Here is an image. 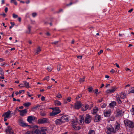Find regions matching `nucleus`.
I'll return each mask as SVG.
<instances>
[{"label": "nucleus", "mask_w": 134, "mask_h": 134, "mask_svg": "<svg viewBox=\"0 0 134 134\" xmlns=\"http://www.w3.org/2000/svg\"><path fill=\"white\" fill-rule=\"evenodd\" d=\"M125 125L127 129L132 130L134 128L133 122L128 120L124 121Z\"/></svg>", "instance_id": "f257e3e1"}, {"label": "nucleus", "mask_w": 134, "mask_h": 134, "mask_svg": "<svg viewBox=\"0 0 134 134\" xmlns=\"http://www.w3.org/2000/svg\"><path fill=\"white\" fill-rule=\"evenodd\" d=\"M51 109L53 111L50 113L51 116H54L60 113L61 111L58 107L52 108Z\"/></svg>", "instance_id": "f03ea898"}, {"label": "nucleus", "mask_w": 134, "mask_h": 134, "mask_svg": "<svg viewBox=\"0 0 134 134\" xmlns=\"http://www.w3.org/2000/svg\"><path fill=\"white\" fill-rule=\"evenodd\" d=\"M105 131L107 134H110L113 132H115L114 128L111 125L107 126L106 127Z\"/></svg>", "instance_id": "7ed1b4c3"}, {"label": "nucleus", "mask_w": 134, "mask_h": 134, "mask_svg": "<svg viewBox=\"0 0 134 134\" xmlns=\"http://www.w3.org/2000/svg\"><path fill=\"white\" fill-rule=\"evenodd\" d=\"M38 122L39 124H47L49 123V120L48 119L43 118L38 120Z\"/></svg>", "instance_id": "20e7f679"}, {"label": "nucleus", "mask_w": 134, "mask_h": 134, "mask_svg": "<svg viewBox=\"0 0 134 134\" xmlns=\"http://www.w3.org/2000/svg\"><path fill=\"white\" fill-rule=\"evenodd\" d=\"M117 88L115 86L112 87L111 88L107 90L106 92L107 94H109L114 93L116 91Z\"/></svg>", "instance_id": "39448f33"}, {"label": "nucleus", "mask_w": 134, "mask_h": 134, "mask_svg": "<svg viewBox=\"0 0 134 134\" xmlns=\"http://www.w3.org/2000/svg\"><path fill=\"white\" fill-rule=\"evenodd\" d=\"M37 120V118L35 116H31L27 117V121L30 123H32V121H35Z\"/></svg>", "instance_id": "423d86ee"}, {"label": "nucleus", "mask_w": 134, "mask_h": 134, "mask_svg": "<svg viewBox=\"0 0 134 134\" xmlns=\"http://www.w3.org/2000/svg\"><path fill=\"white\" fill-rule=\"evenodd\" d=\"M85 123L86 124H89L91 122V116L89 114H87L86 116L85 117Z\"/></svg>", "instance_id": "0eeeda50"}, {"label": "nucleus", "mask_w": 134, "mask_h": 134, "mask_svg": "<svg viewBox=\"0 0 134 134\" xmlns=\"http://www.w3.org/2000/svg\"><path fill=\"white\" fill-rule=\"evenodd\" d=\"M39 134H45L47 131L45 127H41L38 129Z\"/></svg>", "instance_id": "6e6552de"}, {"label": "nucleus", "mask_w": 134, "mask_h": 134, "mask_svg": "<svg viewBox=\"0 0 134 134\" xmlns=\"http://www.w3.org/2000/svg\"><path fill=\"white\" fill-rule=\"evenodd\" d=\"M5 132L7 134H14L12 128L10 126H8L5 130Z\"/></svg>", "instance_id": "1a4fd4ad"}, {"label": "nucleus", "mask_w": 134, "mask_h": 134, "mask_svg": "<svg viewBox=\"0 0 134 134\" xmlns=\"http://www.w3.org/2000/svg\"><path fill=\"white\" fill-rule=\"evenodd\" d=\"M82 104L81 102L80 101H77L76 103H75L74 108L76 109H79L81 106Z\"/></svg>", "instance_id": "9d476101"}, {"label": "nucleus", "mask_w": 134, "mask_h": 134, "mask_svg": "<svg viewBox=\"0 0 134 134\" xmlns=\"http://www.w3.org/2000/svg\"><path fill=\"white\" fill-rule=\"evenodd\" d=\"M104 113L105 117H109L111 114V111L110 110H104Z\"/></svg>", "instance_id": "9b49d317"}, {"label": "nucleus", "mask_w": 134, "mask_h": 134, "mask_svg": "<svg viewBox=\"0 0 134 134\" xmlns=\"http://www.w3.org/2000/svg\"><path fill=\"white\" fill-rule=\"evenodd\" d=\"M11 111L9 110L7 112L4 113L2 115V116L6 118H9L10 117V115Z\"/></svg>", "instance_id": "f8f14e48"}, {"label": "nucleus", "mask_w": 134, "mask_h": 134, "mask_svg": "<svg viewBox=\"0 0 134 134\" xmlns=\"http://www.w3.org/2000/svg\"><path fill=\"white\" fill-rule=\"evenodd\" d=\"M61 119L63 123L67 122L68 120V116L66 115L63 116L62 117Z\"/></svg>", "instance_id": "ddd939ff"}, {"label": "nucleus", "mask_w": 134, "mask_h": 134, "mask_svg": "<svg viewBox=\"0 0 134 134\" xmlns=\"http://www.w3.org/2000/svg\"><path fill=\"white\" fill-rule=\"evenodd\" d=\"M80 124L82 125L85 122V117L83 115H81L80 116Z\"/></svg>", "instance_id": "4468645a"}, {"label": "nucleus", "mask_w": 134, "mask_h": 134, "mask_svg": "<svg viewBox=\"0 0 134 134\" xmlns=\"http://www.w3.org/2000/svg\"><path fill=\"white\" fill-rule=\"evenodd\" d=\"M20 112V115L21 116H23L24 114H26L27 111L26 109H25L23 110H19Z\"/></svg>", "instance_id": "2eb2a0df"}, {"label": "nucleus", "mask_w": 134, "mask_h": 134, "mask_svg": "<svg viewBox=\"0 0 134 134\" xmlns=\"http://www.w3.org/2000/svg\"><path fill=\"white\" fill-rule=\"evenodd\" d=\"M101 120L100 116L99 115H96L94 118V121L96 122H98Z\"/></svg>", "instance_id": "dca6fc26"}, {"label": "nucleus", "mask_w": 134, "mask_h": 134, "mask_svg": "<svg viewBox=\"0 0 134 134\" xmlns=\"http://www.w3.org/2000/svg\"><path fill=\"white\" fill-rule=\"evenodd\" d=\"M55 122L57 125H60L63 123L61 118L56 119Z\"/></svg>", "instance_id": "f3484780"}, {"label": "nucleus", "mask_w": 134, "mask_h": 134, "mask_svg": "<svg viewBox=\"0 0 134 134\" xmlns=\"http://www.w3.org/2000/svg\"><path fill=\"white\" fill-rule=\"evenodd\" d=\"M19 122L20 125L21 126L23 127H25L28 126L26 123L23 122V121L21 120H20L19 121Z\"/></svg>", "instance_id": "a211bd4d"}, {"label": "nucleus", "mask_w": 134, "mask_h": 134, "mask_svg": "<svg viewBox=\"0 0 134 134\" xmlns=\"http://www.w3.org/2000/svg\"><path fill=\"white\" fill-rule=\"evenodd\" d=\"M89 105L88 104H86L84 105L81 108V110L83 111H85L87 110L88 108Z\"/></svg>", "instance_id": "6ab92c4d"}, {"label": "nucleus", "mask_w": 134, "mask_h": 134, "mask_svg": "<svg viewBox=\"0 0 134 134\" xmlns=\"http://www.w3.org/2000/svg\"><path fill=\"white\" fill-rule=\"evenodd\" d=\"M122 111L121 110H117V114L116 116H119L121 115L122 113Z\"/></svg>", "instance_id": "aec40b11"}, {"label": "nucleus", "mask_w": 134, "mask_h": 134, "mask_svg": "<svg viewBox=\"0 0 134 134\" xmlns=\"http://www.w3.org/2000/svg\"><path fill=\"white\" fill-rule=\"evenodd\" d=\"M120 124L118 123H117V124L115 125V131L118 130L120 129Z\"/></svg>", "instance_id": "412c9836"}, {"label": "nucleus", "mask_w": 134, "mask_h": 134, "mask_svg": "<svg viewBox=\"0 0 134 134\" xmlns=\"http://www.w3.org/2000/svg\"><path fill=\"white\" fill-rule=\"evenodd\" d=\"M73 128L74 129V130H79L81 129L80 126H76L75 125H72Z\"/></svg>", "instance_id": "4be33fe9"}, {"label": "nucleus", "mask_w": 134, "mask_h": 134, "mask_svg": "<svg viewBox=\"0 0 134 134\" xmlns=\"http://www.w3.org/2000/svg\"><path fill=\"white\" fill-rule=\"evenodd\" d=\"M126 94L125 93H121L120 95V98L121 99H124L126 98Z\"/></svg>", "instance_id": "5701e85b"}, {"label": "nucleus", "mask_w": 134, "mask_h": 134, "mask_svg": "<svg viewBox=\"0 0 134 134\" xmlns=\"http://www.w3.org/2000/svg\"><path fill=\"white\" fill-rule=\"evenodd\" d=\"M116 98L117 100L118 101L119 104H120L122 103V102L120 99V98L119 97V95H116Z\"/></svg>", "instance_id": "b1692460"}, {"label": "nucleus", "mask_w": 134, "mask_h": 134, "mask_svg": "<svg viewBox=\"0 0 134 134\" xmlns=\"http://www.w3.org/2000/svg\"><path fill=\"white\" fill-rule=\"evenodd\" d=\"M128 92L129 94L134 93V87L131 88L129 90Z\"/></svg>", "instance_id": "393cba45"}, {"label": "nucleus", "mask_w": 134, "mask_h": 134, "mask_svg": "<svg viewBox=\"0 0 134 134\" xmlns=\"http://www.w3.org/2000/svg\"><path fill=\"white\" fill-rule=\"evenodd\" d=\"M31 26L30 25H29L28 26V31H27L26 32V33L28 34H30L31 33Z\"/></svg>", "instance_id": "a878e982"}, {"label": "nucleus", "mask_w": 134, "mask_h": 134, "mask_svg": "<svg viewBox=\"0 0 134 134\" xmlns=\"http://www.w3.org/2000/svg\"><path fill=\"white\" fill-rule=\"evenodd\" d=\"M116 102L115 101H113L109 104V105L110 107H114L116 105Z\"/></svg>", "instance_id": "bb28decb"}, {"label": "nucleus", "mask_w": 134, "mask_h": 134, "mask_svg": "<svg viewBox=\"0 0 134 134\" xmlns=\"http://www.w3.org/2000/svg\"><path fill=\"white\" fill-rule=\"evenodd\" d=\"M41 51V49L40 48V47L39 46L38 47L37 49L36 52L35 53V55L39 53V52Z\"/></svg>", "instance_id": "cd10ccee"}, {"label": "nucleus", "mask_w": 134, "mask_h": 134, "mask_svg": "<svg viewBox=\"0 0 134 134\" xmlns=\"http://www.w3.org/2000/svg\"><path fill=\"white\" fill-rule=\"evenodd\" d=\"M55 105L57 106L60 105L61 104V103L58 100H56L55 101Z\"/></svg>", "instance_id": "c85d7f7f"}, {"label": "nucleus", "mask_w": 134, "mask_h": 134, "mask_svg": "<svg viewBox=\"0 0 134 134\" xmlns=\"http://www.w3.org/2000/svg\"><path fill=\"white\" fill-rule=\"evenodd\" d=\"M23 82L24 83V85H25V86L26 88H29L30 87L29 86V83L26 82V81H23Z\"/></svg>", "instance_id": "c756f323"}, {"label": "nucleus", "mask_w": 134, "mask_h": 134, "mask_svg": "<svg viewBox=\"0 0 134 134\" xmlns=\"http://www.w3.org/2000/svg\"><path fill=\"white\" fill-rule=\"evenodd\" d=\"M38 131V129L35 130L34 131H32L33 133L32 134H39Z\"/></svg>", "instance_id": "7c9ffc66"}, {"label": "nucleus", "mask_w": 134, "mask_h": 134, "mask_svg": "<svg viewBox=\"0 0 134 134\" xmlns=\"http://www.w3.org/2000/svg\"><path fill=\"white\" fill-rule=\"evenodd\" d=\"M31 105V103L29 102L25 103L23 104V105L25 107H28Z\"/></svg>", "instance_id": "2f4dec72"}, {"label": "nucleus", "mask_w": 134, "mask_h": 134, "mask_svg": "<svg viewBox=\"0 0 134 134\" xmlns=\"http://www.w3.org/2000/svg\"><path fill=\"white\" fill-rule=\"evenodd\" d=\"M93 111L92 113L93 114H95L97 113V111L98 110V109L97 108L94 109L93 110Z\"/></svg>", "instance_id": "473e14b6"}, {"label": "nucleus", "mask_w": 134, "mask_h": 134, "mask_svg": "<svg viewBox=\"0 0 134 134\" xmlns=\"http://www.w3.org/2000/svg\"><path fill=\"white\" fill-rule=\"evenodd\" d=\"M10 2L11 3H13L15 5H17V3L16 1V0H11L10 1Z\"/></svg>", "instance_id": "72a5a7b5"}, {"label": "nucleus", "mask_w": 134, "mask_h": 134, "mask_svg": "<svg viewBox=\"0 0 134 134\" xmlns=\"http://www.w3.org/2000/svg\"><path fill=\"white\" fill-rule=\"evenodd\" d=\"M88 134H95V132L94 131L91 130L89 131Z\"/></svg>", "instance_id": "f704fd0d"}, {"label": "nucleus", "mask_w": 134, "mask_h": 134, "mask_svg": "<svg viewBox=\"0 0 134 134\" xmlns=\"http://www.w3.org/2000/svg\"><path fill=\"white\" fill-rule=\"evenodd\" d=\"M131 111L132 115H134V106L132 108L131 110Z\"/></svg>", "instance_id": "c9c22d12"}, {"label": "nucleus", "mask_w": 134, "mask_h": 134, "mask_svg": "<svg viewBox=\"0 0 134 134\" xmlns=\"http://www.w3.org/2000/svg\"><path fill=\"white\" fill-rule=\"evenodd\" d=\"M93 90V88L92 87H90L88 88V91L90 92H92Z\"/></svg>", "instance_id": "e433bc0d"}, {"label": "nucleus", "mask_w": 134, "mask_h": 134, "mask_svg": "<svg viewBox=\"0 0 134 134\" xmlns=\"http://www.w3.org/2000/svg\"><path fill=\"white\" fill-rule=\"evenodd\" d=\"M61 65L60 64H59L57 66V70L58 71L60 70L61 68Z\"/></svg>", "instance_id": "4c0bfd02"}, {"label": "nucleus", "mask_w": 134, "mask_h": 134, "mask_svg": "<svg viewBox=\"0 0 134 134\" xmlns=\"http://www.w3.org/2000/svg\"><path fill=\"white\" fill-rule=\"evenodd\" d=\"M3 71V70L2 68L0 67V74L2 75H3L4 73Z\"/></svg>", "instance_id": "58836bf2"}, {"label": "nucleus", "mask_w": 134, "mask_h": 134, "mask_svg": "<svg viewBox=\"0 0 134 134\" xmlns=\"http://www.w3.org/2000/svg\"><path fill=\"white\" fill-rule=\"evenodd\" d=\"M85 78L84 77L83 78H80V82H83L85 81Z\"/></svg>", "instance_id": "ea45409f"}, {"label": "nucleus", "mask_w": 134, "mask_h": 134, "mask_svg": "<svg viewBox=\"0 0 134 134\" xmlns=\"http://www.w3.org/2000/svg\"><path fill=\"white\" fill-rule=\"evenodd\" d=\"M125 70L126 71H129L130 72H131V70L128 68H125Z\"/></svg>", "instance_id": "a19ab883"}, {"label": "nucleus", "mask_w": 134, "mask_h": 134, "mask_svg": "<svg viewBox=\"0 0 134 134\" xmlns=\"http://www.w3.org/2000/svg\"><path fill=\"white\" fill-rule=\"evenodd\" d=\"M13 18H16L18 17V15H17L15 14H13Z\"/></svg>", "instance_id": "79ce46f5"}, {"label": "nucleus", "mask_w": 134, "mask_h": 134, "mask_svg": "<svg viewBox=\"0 0 134 134\" xmlns=\"http://www.w3.org/2000/svg\"><path fill=\"white\" fill-rule=\"evenodd\" d=\"M56 97L57 98H62V96L60 94L58 93L57 96Z\"/></svg>", "instance_id": "37998d69"}, {"label": "nucleus", "mask_w": 134, "mask_h": 134, "mask_svg": "<svg viewBox=\"0 0 134 134\" xmlns=\"http://www.w3.org/2000/svg\"><path fill=\"white\" fill-rule=\"evenodd\" d=\"M37 13H33L32 14V15L33 17H35L37 15Z\"/></svg>", "instance_id": "c03bdc74"}, {"label": "nucleus", "mask_w": 134, "mask_h": 134, "mask_svg": "<svg viewBox=\"0 0 134 134\" xmlns=\"http://www.w3.org/2000/svg\"><path fill=\"white\" fill-rule=\"evenodd\" d=\"M82 97L81 94H79L76 97V99H78L79 98Z\"/></svg>", "instance_id": "a18cd8bd"}, {"label": "nucleus", "mask_w": 134, "mask_h": 134, "mask_svg": "<svg viewBox=\"0 0 134 134\" xmlns=\"http://www.w3.org/2000/svg\"><path fill=\"white\" fill-rule=\"evenodd\" d=\"M47 70L49 71H51L52 70V68L50 67H49L48 68H47Z\"/></svg>", "instance_id": "49530a36"}, {"label": "nucleus", "mask_w": 134, "mask_h": 134, "mask_svg": "<svg viewBox=\"0 0 134 134\" xmlns=\"http://www.w3.org/2000/svg\"><path fill=\"white\" fill-rule=\"evenodd\" d=\"M71 98L70 97H68L66 100L68 102H70L71 101Z\"/></svg>", "instance_id": "de8ad7c7"}, {"label": "nucleus", "mask_w": 134, "mask_h": 134, "mask_svg": "<svg viewBox=\"0 0 134 134\" xmlns=\"http://www.w3.org/2000/svg\"><path fill=\"white\" fill-rule=\"evenodd\" d=\"M42 116H44L46 115V114L44 113H41L40 114Z\"/></svg>", "instance_id": "09e8293b"}, {"label": "nucleus", "mask_w": 134, "mask_h": 134, "mask_svg": "<svg viewBox=\"0 0 134 134\" xmlns=\"http://www.w3.org/2000/svg\"><path fill=\"white\" fill-rule=\"evenodd\" d=\"M106 105L105 104H104L101 105V107L102 108H105L106 107Z\"/></svg>", "instance_id": "8fccbe9b"}, {"label": "nucleus", "mask_w": 134, "mask_h": 134, "mask_svg": "<svg viewBox=\"0 0 134 134\" xmlns=\"http://www.w3.org/2000/svg\"><path fill=\"white\" fill-rule=\"evenodd\" d=\"M49 76H47L44 79L46 80L47 81H48L49 80Z\"/></svg>", "instance_id": "3c124183"}, {"label": "nucleus", "mask_w": 134, "mask_h": 134, "mask_svg": "<svg viewBox=\"0 0 134 134\" xmlns=\"http://www.w3.org/2000/svg\"><path fill=\"white\" fill-rule=\"evenodd\" d=\"M19 86L21 87H25V85L24 84H20V85H19Z\"/></svg>", "instance_id": "603ef678"}, {"label": "nucleus", "mask_w": 134, "mask_h": 134, "mask_svg": "<svg viewBox=\"0 0 134 134\" xmlns=\"http://www.w3.org/2000/svg\"><path fill=\"white\" fill-rule=\"evenodd\" d=\"M41 99L42 101L44 100L45 99V97L43 96H42L41 98Z\"/></svg>", "instance_id": "864d4df0"}, {"label": "nucleus", "mask_w": 134, "mask_h": 134, "mask_svg": "<svg viewBox=\"0 0 134 134\" xmlns=\"http://www.w3.org/2000/svg\"><path fill=\"white\" fill-rule=\"evenodd\" d=\"M39 107H40L39 105H37L36 106L33 107V109L36 110L37 109V108Z\"/></svg>", "instance_id": "5fc2aeb1"}, {"label": "nucleus", "mask_w": 134, "mask_h": 134, "mask_svg": "<svg viewBox=\"0 0 134 134\" xmlns=\"http://www.w3.org/2000/svg\"><path fill=\"white\" fill-rule=\"evenodd\" d=\"M58 41H55V42H52V44H57L58 43Z\"/></svg>", "instance_id": "6e6d98bb"}, {"label": "nucleus", "mask_w": 134, "mask_h": 134, "mask_svg": "<svg viewBox=\"0 0 134 134\" xmlns=\"http://www.w3.org/2000/svg\"><path fill=\"white\" fill-rule=\"evenodd\" d=\"M103 52V51L102 50H101L100 51H99L98 54L99 55H100L101 54V53H102Z\"/></svg>", "instance_id": "4d7b16f0"}, {"label": "nucleus", "mask_w": 134, "mask_h": 134, "mask_svg": "<svg viewBox=\"0 0 134 134\" xmlns=\"http://www.w3.org/2000/svg\"><path fill=\"white\" fill-rule=\"evenodd\" d=\"M110 72L112 73H114L115 72V70H114L113 69H112L110 71Z\"/></svg>", "instance_id": "13d9d810"}, {"label": "nucleus", "mask_w": 134, "mask_h": 134, "mask_svg": "<svg viewBox=\"0 0 134 134\" xmlns=\"http://www.w3.org/2000/svg\"><path fill=\"white\" fill-rule=\"evenodd\" d=\"M30 2V1L29 0H28L26 1L25 3L27 4H29Z\"/></svg>", "instance_id": "bf43d9fd"}, {"label": "nucleus", "mask_w": 134, "mask_h": 134, "mask_svg": "<svg viewBox=\"0 0 134 134\" xmlns=\"http://www.w3.org/2000/svg\"><path fill=\"white\" fill-rule=\"evenodd\" d=\"M46 35L48 36H49L50 35V33L49 32H47L46 33Z\"/></svg>", "instance_id": "052dcab7"}, {"label": "nucleus", "mask_w": 134, "mask_h": 134, "mask_svg": "<svg viewBox=\"0 0 134 134\" xmlns=\"http://www.w3.org/2000/svg\"><path fill=\"white\" fill-rule=\"evenodd\" d=\"M72 2H70V3L68 4H67L66 5V6H69V5H72Z\"/></svg>", "instance_id": "680f3d73"}, {"label": "nucleus", "mask_w": 134, "mask_h": 134, "mask_svg": "<svg viewBox=\"0 0 134 134\" xmlns=\"http://www.w3.org/2000/svg\"><path fill=\"white\" fill-rule=\"evenodd\" d=\"M4 61V59L2 58H0V62H2Z\"/></svg>", "instance_id": "e2e57ef3"}, {"label": "nucleus", "mask_w": 134, "mask_h": 134, "mask_svg": "<svg viewBox=\"0 0 134 134\" xmlns=\"http://www.w3.org/2000/svg\"><path fill=\"white\" fill-rule=\"evenodd\" d=\"M8 10V8L7 7H5V11L6 13H7Z\"/></svg>", "instance_id": "0e129e2a"}, {"label": "nucleus", "mask_w": 134, "mask_h": 134, "mask_svg": "<svg viewBox=\"0 0 134 134\" xmlns=\"http://www.w3.org/2000/svg\"><path fill=\"white\" fill-rule=\"evenodd\" d=\"M82 56H77V58H78L81 59L82 58Z\"/></svg>", "instance_id": "69168bd1"}, {"label": "nucleus", "mask_w": 134, "mask_h": 134, "mask_svg": "<svg viewBox=\"0 0 134 134\" xmlns=\"http://www.w3.org/2000/svg\"><path fill=\"white\" fill-rule=\"evenodd\" d=\"M1 15H2L4 17H5L6 16V14L4 13L2 14H1Z\"/></svg>", "instance_id": "338daca9"}, {"label": "nucleus", "mask_w": 134, "mask_h": 134, "mask_svg": "<svg viewBox=\"0 0 134 134\" xmlns=\"http://www.w3.org/2000/svg\"><path fill=\"white\" fill-rule=\"evenodd\" d=\"M115 65H116V67L118 68H119L120 66L119 65L116 63H115Z\"/></svg>", "instance_id": "774afa93"}]
</instances>
